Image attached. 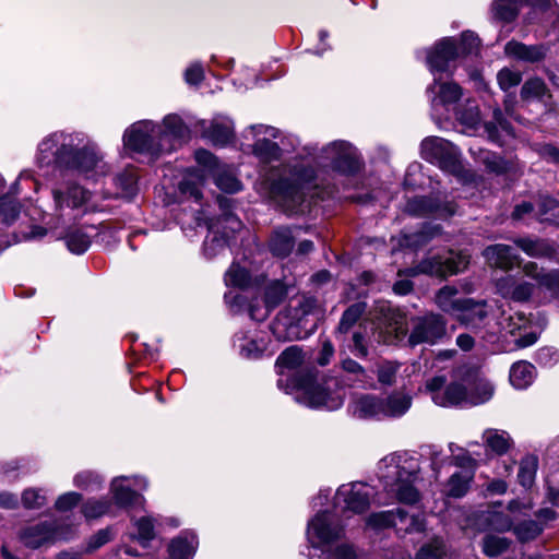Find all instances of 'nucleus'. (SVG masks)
Returning <instances> with one entry per match:
<instances>
[{"mask_svg": "<svg viewBox=\"0 0 559 559\" xmlns=\"http://www.w3.org/2000/svg\"><path fill=\"white\" fill-rule=\"evenodd\" d=\"M138 192V176L132 168H126L111 180V187L105 188L104 199L131 200Z\"/></svg>", "mask_w": 559, "mask_h": 559, "instance_id": "obj_21", "label": "nucleus"}, {"mask_svg": "<svg viewBox=\"0 0 559 559\" xmlns=\"http://www.w3.org/2000/svg\"><path fill=\"white\" fill-rule=\"evenodd\" d=\"M522 272L536 282L535 287L547 290L552 297H559V269L546 270L536 262L528 261L523 264Z\"/></svg>", "mask_w": 559, "mask_h": 559, "instance_id": "obj_20", "label": "nucleus"}, {"mask_svg": "<svg viewBox=\"0 0 559 559\" xmlns=\"http://www.w3.org/2000/svg\"><path fill=\"white\" fill-rule=\"evenodd\" d=\"M225 282L228 286L246 287L250 283V274L239 264L233 263L225 274Z\"/></svg>", "mask_w": 559, "mask_h": 559, "instance_id": "obj_55", "label": "nucleus"}, {"mask_svg": "<svg viewBox=\"0 0 559 559\" xmlns=\"http://www.w3.org/2000/svg\"><path fill=\"white\" fill-rule=\"evenodd\" d=\"M252 135L254 143L252 145L253 154L264 163H271L281 158L282 150L280 145L271 139L280 135V130L265 124L250 126L245 133V138Z\"/></svg>", "mask_w": 559, "mask_h": 559, "instance_id": "obj_11", "label": "nucleus"}, {"mask_svg": "<svg viewBox=\"0 0 559 559\" xmlns=\"http://www.w3.org/2000/svg\"><path fill=\"white\" fill-rule=\"evenodd\" d=\"M497 81L500 88L504 92H508L521 83L522 73L510 68H502L497 74Z\"/></svg>", "mask_w": 559, "mask_h": 559, "instance_id": "obj_59", "label": "nucleus"}, {"mask_svg": "<svg viewBox=\"0 0 559 559\" xmlns=\"http://www.w3.org/2000/svg\"><path fill=\"white\" fill-rule=\"evenodd\" d=\"M110 509L111 501L106 497L90 498L81 506V512L87 521L108 514Z\"/></svg>", "mask_w": 559, "mask_h": 559, "instance_id": "obj_44", "label": "nucleus"}, {"mask_svg": "<svg viewBox=\"0 0 559 559\" xmlns=\"http://www.w3.org/2000/svg\"><path fill=\"white\" fill-rule=\"evenodd\" d=\"M20 210L21 206L14 197L9 194L0 197V216L5 224L13 223L20 214Z\"/></svg>", "mask_w": 559, "mask_h": 559, "instance_id": "obj_54", "label": "nucleus"}, {"mask_svg": "<svg viewBox=\"0 0 559 559\" xmlns=\"http://www.w3.org/2000/svg\"><path fill=\"white\" fill-rule=\"evenodd\" d=\"M295 247L294 230L290 227H278L274 229L269 240L270 251L278 258L289 255Z\"/></svg>", "mask_w": 559, "mask_h": 559, "instance_id": "obj_33", "label": "nucleus"}, {"mask_svg": "<svg viewBox=\"0 0 559 559\" xmlns=\"http://www.w3.org/2000/svg\"><path fill=\"white\" fill-rule=\"evenodd\" d=\"M407 520H409V524L405 527V532H421L424 530V523L419 518H408L407 512L401 508L372 513L367 518L366 522L368 526L374 530H382L397 526L399 523H404Z\"/></svg>", "mask_w": 559, "mask_h": 559, "instance_id": "obj_15", "label": "nucleus"}, {"mask_svg": "<svg viewBox=\"0 0 559 559\" xmlns=\"http://www.w3.org/2000/svg\"><path fill=\"white\" fill-rule=\"evenodd\" d=\"M306 535L312 547L331 548L345 537V528L336 514L323 511L308 522Z\"/></svg>", "mask_w": 559, "mask_h": 559, "instance_id": "obj_8", "label": "nucleus"}, {"mask_svg": "<svg viewBox=\"0 0 559 559\" xmlns=\"http://www.w3.org/2000/svg\"><path fill=\"white\" fill-rule=\"evenodd\" d=\"M469 394V404L479 405L486 403L492 397L493 386L488 381L480 380L476 384V392Z\"/></svg>", "mask_w": 559, "mask_h": 559, "instance_id": "obj_63", "label": "nucleus"}, {"mask_svg": "<svg viewBox=\"0 0 559 559\" xmlns=\"http://www.w3.org/2000/svg\"><path fill=\"white\" fill-rule=\"evenodd\" d=\"M202 185L203 176L199 174V171H195L182 179V181L179 183V191L181 194L199 202L202 199Z\"/></svg>", "mask_w": 559, "mask_h": 559, "instance_id": "obj_46", "label": "nucleus"}, {"mask_svg": "<svg viewBox=\"0 0 559 559\" xmlns=\"http://www.w3.org/2000/svg\"><path fill=\"white\" fill-rule=\"evenodd\" d=\"M537 467L538 459L535 455H526L521 460L518 478L523 487L530 488L533 485Z\"/></svg>", "mask_w": 559, "mask_h": 559, "instance_id": "obj_45", "label": "nucleus"}, {"mask_svg": "<svg viewBox=\"0 0 559 559\" xmlns=\"http://www.w3.org/2000/svg\"><path fill=\"white\" fill-rule=\"evenodd\" d=\"M522 3L523 0H495L492 11L497 19L511 22L516 17L519 7Z\"/></svg>", "mask_w": 559, "mask_h": 559, "instance_id": "obj_47", "label": "nucleus"}, {"mask_svg": "<svg viewBox=\"0 0 559 559\" xmlns=\"http://www.w3.org/2000/svg\"><path fill=\"white\" fill-rule=\"evenodd\" d=\"M60 538L55 522H41L26 527L21 534L23 544L32 549L53 543Z\"/></svg>", "mask_w": 559, "mask_h": 559, "instance_id": "obj_22", "label": "nucleus"}, {"mask_svg": "<svg viewBox=\"0 0 559 559\" xmlns=\"http://www.w3.org/2000/svg\"><path fill=\"white\" fill-rule=\"evenodd\" d=\"M324 559H364L353 545L342 543L324 551Z\"/></svg>", "mask_w": 559, "mask_h": 559, "instance_id": "obj_58", "label": "nucleus"}, {"mask_svg": "<svg viewBox=\"0 0 559 559\" xmlns=\"http://www.w3.org/2000/svg\"><path fill=\"white\" fill-rule=\"evenodd\" d=\"M236 337L235 345L238 346L240 355L247 359H258L265 352L266 346L263 341H246L245 337H238L237 335Z\"/></svg>", "mask_w": 559, "mask_h": 559, "instance_id": "obj_51", "label": "nucleus"}, {"mask_svg": "<svg viewBox=\"0 0 559 559\" xmlns=\"http://www.w3.org/2000/svg\"><path fill=\"white\" fill-rule=\"evenodd\" d=\"M198 547V539L192 532H182L178 537L174 538L169 546L168 552L170 559H192Z\"/></svg>", "mask_w": 559, "mask_h": 559, "instance_id": "obj_34", "label": "nucleus"}, {"mask_svg": "<svg viewBox=\"0 0 559 559\" xmlns=\"http://www.w3.org/2000/svg\"><path fill=\"white\" fill-rule=\"evenodd\" d=\"M428 91L435 94L431 100L432 108L441 105L449 108L457 104L463 97V88L454 81H442L441 76H436L433 83L428 86Z\"/></svg>", "mask_w": 559, "mask_h": 559, "instance_id": "obj_23", "label": "nucleus"}, {"mask_svg": "<svg viewBox=\"0 0 559 559\" xmlns=\"http://www.w3.org/2000/svg\"><path fill=\"white\" fill-rule=\"evenodd\" d=\"M286 294L287 292L283 283L280 281L270 283L264 293L266 308L270 310L277 307L284 300Z\"/></svg>", "mask_w": 559, "mask_h": 559, "instance_id": "obj_53", "label": "nucleus"}, {"mask_svg": "<svg viewBox=\"0 0 559 559\" xmlns=\"http://www.w3.org/2000/svg\"><path fill=\"white\" fill-rule=\"evenodd\" d=\"M320 160L333 170L352 175L359 170L360 159L357 150L343 140L334 141L321 150Z\"/></svg>", "mask_w": 559, "mask_h": 559, "instance_id": "obj_10", "label": "nucleus"}, {"mask_svg": "<svg viewBox=\"0 0 559 559\" xmlns=\"http://www.w3.org/2000/svg\"><path fill=\"white\" fill-rule=\"evenodd\" d=\"M217 202L222 211V215L218 219H214V222H219L222 226H227L231 234L239 230L241 228V222L230 211L231 199L218 197Z\"/></svg>", "mask_w": 559, "mask_h": 559, "instance_id": "obj_48", "label": "nucleus"}, {"mask_svg": "<svg viewBox=\"0 0 559 559\" xmlns=\"http://www.w3.org/2000/svg\"><path fill=\"white\" fill-rule=\"evenodd\" d=\"M481 163L487 171L496 175L506 174L510 169L509 163L503 157L491 152L484 153Z\"/></svg>", "mask_w": 559, "mask_h": 559, "instance_id": "obj_57", "label": "nucleus"}, {"mask_svg": "<svg viewBox=\"0 0 559 559\" xmlns=\"http://www.w3.org/2000/svg\"><path fill=\"white\" fill-rule=\"evenodd\" d=\"M511 539L492 533L486 534L480 543L481 551L489 558L498 557L511 546Z\"/></svg>", "mask_w": 559, "mask_h": 559, "instance_id": "obj_42", "label": "nucleus"}, {"mask_svg": "<svg viewBox=\"0 0 559 559\" xmlns=\"http://www.w3.org/2000/svg\"><path fill=\"white\" fill-rule=\"evenodd\" d=\"M66 245L71 252L81 254L88 249L91 240L85 233L81 230H73L67 235Z\"/></svg>", "mask_w": 559, "mask_h": 559, "instance_id": "obj_56", "label": "nucleus"}, {"mask_svg": "<svg viewBox=\"0 0 559 559\" xmlns=\"http://www.w3.org/2000/svg\"><path fill=\"white\" fill-rule=\"evenodd\" d=\"M202 138L214 145L224 146L234 136V124L227 117H216L211 121L202 120L199 123Z\"/></svg>", "mask_w": 559, "mask_h": 559, "instance_id": "obj_19", "label": "nucleus"}, {"mask_svg": "<svg viewBox=\"0 0 559 559\" xmlns=\"http://www.w3.org/2000/svg\"><path fill=\"white\" fill-rule=\"evenodd\" d=\"M412 400L404 394H393L382 400L383 417H400L411 407Z\"/></svg>", "mask_w": 559, "mask_h": 559, "instance_id": "obj_43", "label": "nucleus"}, {"mask_svg": "<svg viewBox=\"0 0 559 559\" xmlns=\"http://www.w3.org/2000/svg\"><path fill=\"white\" fill-rule=\"evenodd\" d=\"M372 488L366 484L356 483L352 485H343L337 491L335 498L337 501L345 503V509L354 513H362L370 506Z\"/></svg>", "mask_w": 559, "mask_h": 559, "instance_id": "obj_16", "label": "nucleus"}, {"mask_svg": "<svg viewBox=\"0 0 559 559\" xmlns=\"http://www.w3.org/2000/svg\"><path fill=\"white\" fill-rule=\"evenodd\" d=\"M483 441L488 451L499 456L504 455L513 445L509 432L492 428L484 431Z\"/></svg>", "mask_w": 559, "mask_h": 559, "instance_id": "obj_36", "label": "nucleus"}, {"mask_svg": "<svg viewBox=\"0 0 559 559\" xmlns=\"http://www.w3.org/2000/svg\"><path fill=\"white\" fill-rule=\"evenodd\" d=\"M459 48L453 38H443L427 55V64L433 76H441L443 73L453 74L454 67L451 66L459 57Z\"/></svg>", "mask_w": 559, "mask_h": 559, "instance_id": "obj_14", "label": "nucleus"}, {"mask_svg": "<svg viewBox=\"0 0 559 559\" xmlns=\"http://www.w3.org/2000/svg\"><path fill=\"white\" fill-rule=\"evenodd\" d=\"M543 530V526L538 522L534 520H526L516 524L513 527V533L520 542L525 543L535 539Z\"/></svg>", "mask_w": 559, "mask_h": 559, "instance_id": "obj_52", "label": "nucleus"}, {"mask_svg": "<svg viewBox=\"0 0 559 559\" xmlns=\"http://www.w3.org/2000/svg\"><path fill=\"white\" fill-rule=\"evenodd\" d=\"M498 324L500 326L499 335H489L487 341L490 343H496L501 338L507 340L509 335L516 336L519 334V337L514 338V347H503L506 350L528 347L537 341V335L533 332L525 333L524 335L520 333V331L525 328L526 320L519 313H515L514 316H506L502 313L499 318Z\"/></svg>", "mask_w": 559, "mask_h": 559, "instance_id": "obj_12", "label": "nucleus"}, {"mask_svg": "<svg viewBox=\"0 0 559 559\" xmlns=\"http://www.w3.org/2000/svg\"><path fill=\"white\" fill-rule=\"evenodd\" d=\"M207 228L210 235L204 240L203 250L204 254L211 259L227 248L231 231L227 226H222L219 222H214L213 218L207 222Z\"/></svg>", "mask_w": 559, "mask_h": 559, "instance_id": "obj_27", "label": "nucleus"}, {"mask_svg": "<svg viewBox=\"0 0 559 559\" xmlns=\"http://www.w3.org/2000/svg\"><path fill=\"white\" fill-rule=\"evenodd\" d=\"M469 399L471 394L467 392V389L457 382L445 386L442 394H433L435 404L442 407L467 406L471 405Z\"/></svg>", "mask_w": 559, "mask_h": 559, "instance_id": "obj_31", "label": "nucleus"}, {"mask_svg": "<svg viewBox=\"0 0 559 559\" xmlns=\"http://www.w3.org/2000/svg\"><path fill=\"white\" fill-rule=\"evenodd\" d=\"M366 311V302L358 301L349 306L343 313L337 326L338 333H347Z\"/></svg>", "mask_w": 559, "mask_h": 559, "instance_id": "obj_49", "label": "nucleus"}, {"mask_svg": "<svg viewBox=\"0 0 559 559\" xmlns=\"http://www.w3.org/2000/svg\"><path fill=\"white\" fill-rule=\"evenodd\" d=\"M469 264V255L463 251H449L447 254H433L423 259L417 265L405 270L408 276L426 274L440 278L464 271Z\"/></svg>", "mask_w": 559, "mask_h": 559, "instance_id": "obj_6", "label": "nucleus"}, {"mask_svg": "<svg viewBox=\"0 0 559 559\" xmlns=\"http://www.w3.org/2000/svg\"><path fill=\"white\" fill-rule=\"evenodd\" d=\"M497 292L507 299L524 302L527 301L535 289V285L515 275H504L496 282Z\"/></svg>", "mask_w": 559, "mask_h": 559, "instance_id": "obj_18", "label": "nucleus"}, {"mask_svg": "<svg viewBox=\"0 0 559 559\" xmlns=\"http://www.w3.org/2000/svg\"><path fill=\"white\" fill-rule=\"evenodd\" d=\"M534 151L542 159L559 166V147L550 143H539L534 145Z\"/></svg>", "mask_w": 559, "mask_h": 559, "instance_id": "obj_64", "label": "nucleus"}, {"mask_svg": "<svg viewBox=\"0 0 559 559\" xmlns=\"http://www.w3.org/2000/svg\"><path fill=\"white\" fill-rule=\"evenodd\" d=\"M305 361L302 349L296 345L287 347L280 354L275 361L276 372L280 374L277 380L278 389L288 393L299 386V382L290 377V372L298 369Z\"/></svg>", "mask_w": 559, "mask_h": 559, "instance_id": "obj_13", "label": "nucleus"}, {"mask_svg": "<svg viewBox=\"0 0 559 559\" xmlns=\"http://www.w3.org/2000/svg\"><path fill=\"white\" fill-rule=\"evenodd\" d=\"M549 96V90L545 82L539 78L528 79L521 88L522 99H543Z\"/></svg>", "mask_w": 559, "mask_h": 559, "instance_id": "obj_50", "label": "nucleus"}, {"mask_svg": "<svg viewBox=\"0 0 559 559\" xmlns=\"http://www.w3.org/2000/svg\"><path fill=\"white\" fill-rule=\"evenodd\" d=\"M354 416L358 418H383L382 400L372 395H362L350 405Z\"/></svg>", "mask_w": 559, "mask_h": 559, "instance_id": "obj_35", "label": "nucleus"}, {"mask_svg": "<svg viewBox=\"0 0 559 559\" xmlns=\"http://www.w3.org/2000/svg\"><path fill=\"white\" fill-rule=\"evenodd\" d=\"M293 179L280 178L271 183L270 193L274 202L287 214L302 212L305 201L304 185L311 182L316 177L312 167L294 166Z\"/></svg>", "mask_w": 559, "mask_h": 559, "instance_id": "obj_5", "label": "nucleus"}, {"mask_svg": "<svg viewBox=\"0 0 559 559\" xmlns=\"http://www.w3.org/2000/svg\"><path fill=\"white\" fill-rule=\"evenodd\" d=\"M487 525L491 531L504 533L513 530V521L510 515L502 512H491L486 519Z\"/></svg>", "mask_w": 559, "mask_h": 559, "instance_id": "obj_60", "label": "nucleus"}, {"mask_svg": "<svg viewBox=\"0 0 559 559\" xmlns=\"http://www.w3.org/2000/svg\"><path fill=\"white\" fill-rule=\"evenodd\" d=\"M345 397V389L335 378L324 380L322 383L310 385L298 392L296 401L312 408L338 409Z\"/></svg>", "mask_w": 559, "mask_h": 559, "instance_id": "obj_9", "label": "nucleus"}, {"mask_svg": "<svg viewBox=\"0 0 559 559\" xmlns=\"http://www.w3.org/2000/svg\"><path fill=\"white\" fill-rule=\"evenodd\" d=\"M421 157L441 169L467 180L466 170L457 158L455 147L439 136H429L420 144Z\"/></svg>", "mask_w": 559, "mask_h": 559, "instance_id": "obj_7", "label": "nucleus"}, {"mask_svg": "<svg viewBox=\"0 0 559 559\" xmlns=\"http://www.w3.org/2000/svg\"><path fill=\"white\" fill-rule=\"evenodd\" d=\"M487 317V301L464 298L463 305L456 313L455 319L467 328L476 329L481 326Z\"/></svg>", "mask_w": 559, "mask_h": 559, "instance_id": "obj_25", "label": "nucleus"}, {"mask_svg": "<svg viewBox=\"0 0 559 559\" xmlns=\"http://www.w3.org/2000/svg\"><path fill=\"white\" fill-rule=\"evenodd\" d=\"M548 48L545 45H525L516 40H510L504 46V52L508 57L524 62H538L547 55Z\"/></svg>", "mask_w": 559, "mask_h": 559, "instance_id": "obj_28", "label": "nucleus"}, {"mask_svg": "<svg viewBox=\"0 0 559 559\" xmlns=\"http://www.w3.org/2000/svg\"><path fill=\"white\" fill-rule=\"evenodd\" d=\"M189 135V129L177 115H168L162 124L151 120L134 122L124 131L123 143L132 151L157 156L170 153Z\"/></svg>", "mask_w": 559, "mask_h": 559, "instance_id": "obj_1", "label": "nucleus"}, {"mask_svg": "<svg viewBox=\"0 0 559 559\" xmlns=\"http://www.w3.org/2000/svg\"><path fill=\"white\" fill-rule=\"evenodd\" d=\"M474 477L471 471H463L454 473L448 480L445 493L453 498H461L466 495L469 484Z\"/></svg>", "mask_w": 559, "mask_h": 559, "instance_id": "obj_40", "label": "nucleus"}, {"mask_svg": "<svg viewBox=\"0 0 559 559\" xmlns=\"http://www.w3.org/2000/svg\"><path fill=\"white\" fill-rule=\"evenodd\" d=\"M535 367L527 361L514 362L510 369V382L519 390L526 389L533 383Z\"/></svg>", "mask_w": 559, "mask_h": 559, "instance_id": "obj_38", "label": "nucleus"}, {"mask_svg": "<svg viewBox=\"0 0 559 559\" xmlns=\"http://www.w3.org/2000/svg\"><path fill=\"white\" fill-rule=\"evenodd\" d=\"M405 211L416 216L449 217L455 213L451 203L441 204L433 197H415L409 199L405 205Z\"/></svg>", "mask_w": 559, "mask_h": 559, "instance_id": "obj_17", "label": "nucleus"}, {"mask_svg": "<svg viewBox=\"0 0 559 559\" xmlns=\"http://www.w3.org/2000/svg\"><path fill=\"white\" fill-rule=\"evenodd\" d=\"M67 138H75V134H67L63 132H55L46 136L38 144V162L41 166L49 165L55 162L61 166V154L63 153V144Z\"/></svg>", "mask_w": 559, "mask_h": 559, "instance_id": "obj_24", "label": "nucleus"}, {"mask_svg": "<svg viewBox=\"0 0 559 559\" xmlns=\"http://www.w3.org/2000/svg\"><path fill=\"white\" fill-rule=\"evenodd\" d=\"M483 257L491 267L503 271H510L515 264H519L520 258L513 252V249L503 243L488 246L483 251Z\"/></svg>", "mask_w": 559, "mask_h": 559, "instance_id": "obj_26", "label": "nucleus"}, {"mask_svg": "<svg viewBox=\"0 0 559 559\" xmlns=\"http://www.w3.org/2000/svg\"><path fill=\"white\" fill-rule=\"evenodd\" d=\"M418 460L407 452H395L378 463V475L386 491L405 504H415L420 500L416 486L419 479Z\"/></svg>", "mask_w": 559, "mask_h": 559, "instance_id": "obj_2", "label": "nucleus"}, {"mask_svg": "<svg viewBox=\"0 0 559 559\" xmlns=\"http://www.w3.org/2000/svg\"><path fill=\"white\" fill-rule=\"evenodd\" d=\"M455 117L466 130H476L480 123V111L474 100L467 99L466 103L456 109Z\"/></svg>", "mask_w": 559, "mask_h": 559, "instance_id": "obj_41", "label": "nucleus"}, {"mask_svg": "<svg viewBox=\"0 0 559 559\" xmlns=\"http://www.w3.org/2000/svg\"><path fill=\"white\" fill-rule=\"evenodd\" d=\"M52 194L56 205L59 209L80 207L90 199V192L78 185H69L66 188L55 189Z\"/></svg>", "mask_w": 559, "mask_h": 559, "instance_id": "obj_30", "label": "nucleus"}, {"mask_svg": "<svg viewBox=\"0 0 559 559\" xmlns=\"http://www.w3.org/2000/svg\"><path fill=\"white\" fill-rule=\"evenodd\" d=\"M63 147L68 151H63L61 154V167L76 170L84 177L92 179L104 176L109 170L96 145L85 141L82 134H75V138H67Z\"/></svg>", "mask_w": 559, "mask_h": 559, "instance_id": "obj_4", "label": "nucleus"}, {"mask_svg": "<svg viewBox=\"0 0 559 559\" xmlns=\"http://www.w3.org/2000/svg\"><path fill=\"white\" fill-rule=\"evenodd\" d=\"M457 294L454 286L445 285L436 293L435 304L441 311L455 318L464 301V298L456 297Z\"/></svg>", "mask_w": 559, "mask_h": 559, "instance_id": "obj_37", "label": "nucleus"}, {"mask_svg": "<svg viewBox=\"0 0 559 559\" xmlns=\"http://www.w3.org/2000/svg\"><path fill=\"white\" fill-rule=\"evenodd\" d=\"M138 540L146 547L155 538L154 520L151 516H143L135 522Z\"/></svg>", "mask_w": 559, "mask_h": 559, "instance_id": "obj_61", "label": "nucleus"}, {"mask_svg": "<svg viewBox=\"0 0 559 559\" xmlns=\"http://www.w3.org/2000/svg\"><path fill=\"white\" fill-rule=\"evenodd\" d=\"M212 176L217 188L224 192L236 193L242 189L240 180H238L233 170L225 165L217 167Z\"/></svg>", "mask_w": 559, "mask_h": 559, "instance_id": "obj_39", "label": "nucleus"}, {"mask_svg": "<svg viewBox=\"0 0 559 559\" xmlns=\"http://www.w3.org/2000/svg\"><path fill=\"white\" fill-rule=\"evenodd\" d=\"M73 484L82 489L96 490L100 488L103 478L92 471H84L74 476Z\"/></svg>", "mask_w": 559, "mask_h": 559, "instance_id": "obj_62", "label": "nucleus"}, {"mask_svg": "<svg viewBox=\"0 0 559 559\" xmlns=\"http://www.w3.org/2000/svg\"><path fill=\"white\" fill-rule=\"evenodd\" d=\"M411 322L408 333L404 314L389 309L388 333L393 335V341L402 342L407 337V344L415 347L420 344H438L447 335V320L439 313L427 312L413 318Z\"/></svg>", "mask_w": 559, "mask_h": 559, "instance_id": "obj_3", "label": "nucleus"}, {"mask_svg": "<svg viewBox=\"0 0 559 559\" xmlns=\"http://www.w3.org/2000/svg\"><path fill=\"white\" fill-rule=\"evenodd\" d=\"M127 477H116L111 481L110 490L115 503L122 508L143 506L144 497L122 483Z\"/></svg>", "mask_w": 559, "mask_h": 559, "instance_id": "obj_32", "label": "nucleus"}, {"mask_svg": "<svg viewBox=\"0 0 559 559\" xmlns=\"http://www.w3.org/2000/svg\"><path fill=\"white\" fill-rule=\"evenodd\" d=\"M513 242L520 248L525 254L532 258H548L551 259L557 254L556 246L540 238L531 237H518L513 239Z\"/></svg>", "mask_w": 559, "mask_h": 559, "instance_id": "obj_29", "label": "nucleus"}]
</instances>
